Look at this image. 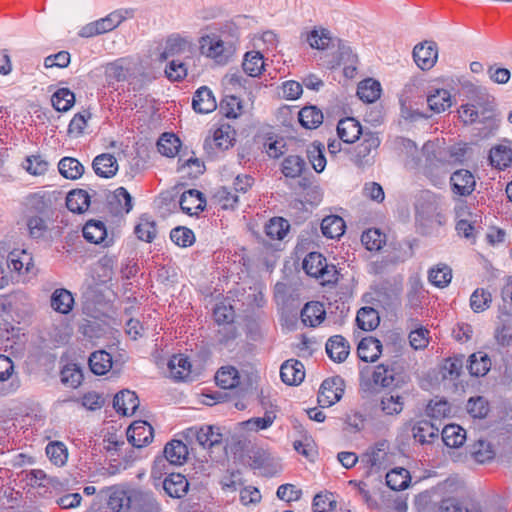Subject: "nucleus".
Here are the masks:
<instances>
[{"label":"nucleus","mask_w":512,"mask_h":512,"mask_svg":"<svg viewBox=\"0 0 512 512\" xmlns=\"http://www.w3.org/2000/svg\"><path fill=\"white\" fill-rule=\"evenodd\" d=\"M240 32L236 25L228 23L219 29L205 33L200 37L201 54L213 59L218 64H226L236 51Z\"/></svg>","instance_id":"1"},{"label":"nucleus","mask_w":512,"mask_h":512,"mask_svg":"<svg viewBox=\"0 0 512 512\" xmlns=\"http://www.w3.org/2000/svg\"><path fill=\"white\" fill-rule=\"evenodd\" d=\"M416 222L424 229L426 234H430L434 229L445 224L446 217L441 212L437 197L433 193L424 191L418 198Z\"/></svg>","instance_id":"2"},{"label":"nucleus","mask_w":512,"mask_h":512,"mask_svg":"<svg viewBox=\"0 0 512 512\" xmlns=\"http://www.w3.org/2000/svg\"><path fill=\"white\" fill-rule=\"evenodd\" d=\"M303 269L308 275L320 279L322 284H332L338 280L336 267L328 264L326 258L318 252H311L304 258Z\"/></svg>","instance_id":"3"},{"label":"nucleus","mask_w":512,"mask_h":512,"mask_svg":"<svg viewBox=\"0 0 512 512\" xmlns=\"http://www.w3.org/2000/svg\"><path fill=\"white\" fill-rule=\"evenodd\" d=\"M160 50V60H167L171 57L187 59L195 51V45L191 37L173 33L162 42Z\"/></svg>","instance_id":"4"},{"label":"nucleus","mask_w":512,"mask_h":512,"mask_svg":"<svg viewBox=\"0 0 512 512\" xmlns=\"http://www.w3.org/2000/svg\"><path fill=\"white\" fill-rule=\"evenodd\" d=\"M380 138L372 132L364 133L362 140L355 146L352 153V161L358 167L371 166L374 163L377 149L380 145Z\"/></svg>","instance_id":"5"},{"label":"nucleus","mask_w":512,"mask_h":512,"mask_svg":"<svg viewBox=\"0 0 512 512\" xmlns=\"http://www.w3.org/2000/svg\"><path fill=\"white\" fill-rule=\"evenodd\" d=\"M389 443L386 440L377 442L360 457V462L368 469L367 474L378 473L386 467Z\"/></svg>","instance_id":"6"},{"label":"nucleus","mask_w":512,"mask_h":512,"mask_svg":"<svg viewBox=\"0 0 512 512\" xmlns=\"http://www.w3.org/2000/svg\"><path fill=\"white\" fill-rule=\"evenodd\" d=\"M343 393V379L339 376L328 378L320 386L318 402L322 407H330L342 398Z\"/></svg>","instance_id":"7"},{"label":"nucleus","mask_w":512,"mask_h":512,"mask_svg":"<svg viewBox=\"0 0 512 512\" xmlns=\"http://www.w3.org/2000/svg\"><path fill=\"white\" fill-rule=\"evenodd\" d=\"M413 58L416 65L422 70L431 69L438 58L436 43L425 41L417 44L413 49Z\"/></svg>","instance_id":"8"},{"label":"nucleus","mask_w":512,"mask_h":512,"mask_svg":"<svg viewBox=\"0 0 512 512\" xmlns=\"http://www.w3.org/2000/svg\"><path fill=\"white\" fill-rule=\"evenodd\" d=\"M154 436L153 427L146 421H135L127 429L129 443L137 448L148 445Z\"/></svg>","instance_id":"9"},{"label":"nucleus","mask_w":512,"mask_h":512,"mask_svg":"<svg viewBox=\"0 0 512 512\" xmlns=\"http://www.w3.org/2000/svg\"><path fill=\"white\" fill-rule=\"evenodd\" d=\"M83 237L90 243L109 247L113 244V237L107 233L105 224L99 220H89L83 227Z\"/></svg>","instance_id":"10"},{"label":"nucleus","mask_w":512,"mask_h":512,"mask_svg":"<svg viewBox=\"0 0 512 512\" xmlns=\"http://www.w3.org/2000/svg\"><path fill=\"white\" fill-rule=\"evenodd\" d=\"M399 375V366L396 363H382L375 367L372 380L374 384L388 388L398 386L400 382Z\"/></svg>","instance_id":"11"},{"label":"nucleus","mask_w":512,"mask_h":512,"mask_svg":"<svg viewBox=\"0 0 512 512\" xmlns=\"http://www.w3.org/2000/svg\"><path fill=\"white\" fill-rule=\"evenodd\" d=\"M186 433L189 438H195L203 448H211L222 441V434L219 432V428L209 425L191 427L187 429Z\"/></svg>","instance_id":"12"},{"label":"nucleus","mask_w":512,"mask_h":512,"mask_svg":"<svg viewBox=\"0 0 512 512\" xmlns=\"http://www.w3.org/2000/svg\"><path fill=\"white\" fill-rule=\"evenodd\" d=\"M450 183L454 194L459 196H468L476 186L474 175L466 169L455 171L450 177Z\"/></svg>","instance_id":"13"},{"label":"nucleus","mask_w":512,"mask_h":512,"mask_svg":"<svg viewBox=\"0 0 512 512\" xmlns=\"http://www.w3.org/2000/svg\"><path fill=\"white\" fill-rule=\"evenodd\" d=\"M179 204L184 213L193 216L204 210L206 200L200 191L190 189L181 195Z\"/></svg>","instance_id":"14"},{"label":"nucleus","mask_w":512,"mask_h":512,"mask_svg":"<svg viewBox=\"0 0 512 512\" xmlns=\"http://www.w3.org/2000/svg\"><path fill=\"white\" fill-rule=\"evenodd\" d=\"M108 507L114 512H127L130 509L129 487L112 486L108 489Z\"/></svg>","instance_id":"15"},{"label":"nucleus","mask_w":512,"mask_h":512,"mask_svg":"<svg viewBox=\"0 0 512 512\" xmlns=\"http://www.w3.org/2000/svg\"><path fill=\"white\" fill-rule=\"evenodd\" d=\"M280 377L287 385H299L305 378L304 365L295 359L287 360L281 365Z\"/></svg>","instance_id":"16"},{"label":"nucleus","mask_w":512,"mask_h":512,"mask_svg":"<svg viewBox=\"0 0 512 512\" xmlns=\"http://www.w3.org/2000/svg\"><path fill=\"white\" fill-rule=\"evenodd\" d=\"M440 424L422 419L417 421L412 428L413 437L421 444H430L439 436Z\"/></svg>","instance_id":"17"},{"label":"nucleus","mask_w":512,"mask_h":512,"mask_svg":"<svg viewBox=\"0 0 512 512\" xmlns=\"http://www.w3.org/2000/svg\"><path fill=\"white\" fill-rule=\"evenodd\" d=\"M139 406V399L135 392L122 390L113 399V407L117 413L124 416L132 415Z\"/></svg>","instance_id":"18"},{"label":"nucleus","mask_w":512,"mask_h":512,"mask_svg":"<svg viewBox=\"0 0 512 512\" xmlns=\"http://www.w3.org/2000/svg\"><path fill=\"white\" fill-rule=\"evenodd\" d=\"M192 107L200 114L213 112L217 108V103L212 91L206 86L197 89L193 96Z\"/></svg>","instance_id":"19"},{"label":"nucleus","mask_w":512,"mask_h":512,"mask_svg":"<svg viewBox=\"0 0 512 512\" xmlns=\"http://www.w3.org/2000/svg\"><path fill=\"white\" fill-rule=\"evenodd\" d=\"M325 348L328 357L337 363L345 361L350 353L349 343L341 335H334L330 337Z\"/></svg>","instance_id":"20"},{"label":"nucleus","mask_w":512,"mask_h":512,"mask_svg":"<svg viewBox=\"0 0 512 512\" xmlns=\"http://www.w3.org/2000/svg\"><path fill=\"white\" fill-rule=\"evenodd\" d=\"M170 376L176 381H186L190 379L191 363L187 356L183 354L173 355L168 361Z\"/></svg>","instance_id":"21"},{"label":"nucleus","mask_w":512,"mask_h":512,"mask_svg":"<svg viewBox=\"0 0 512 512\" xmlns=\"http://www.w3.org/2000/svg\"><path fill=\"white\" fill-rule=\"evenodd\" d=\"M427 104L434 113H442L452 105L451 94L442 88H431L427 94Z\"/></svg>","instance_id":"22"},{"label":"nucleus","mask_w":512,"mask_h":512,"mask_svg":"<svg viewBox=\"0 0 512 512\" xmlns=\"http://www.w3.org/2000/svg\"><path fill=\"white\" fill-rule=\"evenodd\" d=\"M337 134L343 142L353 143L364 133H362V127L356 119L347 117L338 122Z\"/></svg>","instance_id":"23"},{"label":"nucleus","mask_w":512,"mask_h":512,"mask_svg":"<svg viewBox=\"0 0 512 512\" xmlns=\"http://www.w3.org/2000/svg\"><path fill=\"white\" fill-rule=\"evenodd\" d=\"M96 175L102 178H111L118 171V163L112 154L104 153L94 158L92 163Z\"/></svg>","instance_id":"24"},{"label":"nucleus","mask_w":512,"mask_h":512,"mask_svg":"<svg viewBox=\"0 0 512 512\" xmlns=\"http://www.w3.org/2000/svg\"><path fill=\"white\" fill-rule=\"evenodd\" d=\"M235 130L228 124L221 125L213 133L212 140L206 139L204 148L207 149L208 145L213 143L218 149L226 150L231 147L235 141Z\"/></svg>","instance_id":"25"},{"label":"nucleus","mask_w":512,"mask_h":512,"mask_svg":"<svg viewBox=\"0 0 512 512\" xmlns=\"http://www.w3.org/2000/svg\"><path fill=\"white\" fill-rule=\"evenodd\" d=\"M165 492L173 498H181L186 495L189 483L184 475L171 473L163 482Z\"/></svg>","instance_id":"26"},{"label":"nucleus","mask_w":512,"mask_h":512,"mask_svg":"<svg viewBox=\"0 0 512 512\" xmlns=\"http://www.w3.org/2000/svg\"><path fill=\"white\" fill-rule=\"evenodd\" d=\"M357 353L362 361L374 362L382 353V344L374 337L363 338L358 344Z\"/></svg>","instance_id":"27"},{"label":"nucleus","mask_w":512,"mask_h":512,"mask_svg":"<svg viewBox=\"0 0 512 512\" xmlns=\"http://www.w3.org/2000/svg\"><path fill=\"white\" fill-rule=\"evenodd\" d=\"M326 311L320 302H309L301 310V320L304 325L316 327L325 319Z\"/></svg>","instance_id":"28"},{"label":"nucleus","mask_w":512,"mask_h":512,"mask_svg":"<svg viewBox=\"0 0 512 512\" xmlns=\"http://www.w3.org/2000/svg\"><path fill=\"white\" fill-rule=\"evenodd\" d=\"M188 456L187 446L180 440H172L165 445L164 457L172 465H182Z\"/></svg>","instance_id":"29"},{"label":"nucleus","mask_w":512,"mask_h":512,"mask_svg":"<svg viewBox=\"0 0 512 512\" xmlns=\"http://www.w3.org/2000/svg\"><path fill=\"white\" fill-rule=\"evenodd\" d=\"M129 497L130 509H135L139 512H147L148 507L153 508L156 503L151 492L137 488L129 487Z\"/></svg>","instance_id":"30"},{"label":"nucleus","mask_w":512,"mask_h":512,"mask_svg":"<svg viewBox=\"0 0 512 512\" xmlns=\"http://www.w3.org/2000/svg\"><path fill=\"white\" fill-rule=\"evenodd\" d=\"M88 364L92 373L104 375L112 368V356L105 350H98L89 356Z\"/></svg>","instance_id":"31"},{"label":"nucleus","mask_w":512,"mask_h":512,"mask_svg":"<svg viewBox=\"0 0 512 512\" xmlns=\"http://www.w3.org/2000/svg\"><path fill=\"white\" fill-rule=\"evenodd\" d=\"M74 297L64 288L56 289L51 295V307L60 314H68L73 309Z\"/></svg>","instance_id":"32"},{"label":"nucleus","mask_w":512,"mask_h":512,"mask_svg":"<svg viewBox=\"0 0 512 512\" xmlns=\"http://www.w3.org/2000/svg\"><path fill=\"white\" fill-rule=\"evenodd\" d=\"M468 363L469 373L475 377L485 376L491 368V359L483 351L471 354Z\"/></svg>","instance_id":"33"},{"label":"nucleus","mask_w":512,"mask_h":512,"mask_svg":"<svg viewBox=\"0 0 512 512\" xmlns=\"http://www.w3.org/2000/svg\"><path fill=\"white\" fill-rule=\"evenodd\" d=\"M66 206L73 213H83L90 206V195L86 190L70 191L66 197Z\"/></svg>","instance_id":"34"},{"label":"nucleus","mask_w":512,"mask_h":512,"mask_svg":"<svg viewBox=\"0 0 512 512\" xmlns=\"http://www.w3.org/2000/svg\"><path fill=\"white\" fill-rule=\"evenodd\" d=\"M425 296L423 283L419 276H411L408 280L407 288V304L410 309H417L420 307L422 299Z\"/></svg>","instance_id":"35"},{"label":"nucleus","mask_w":512,"mask_h":512,"mask_svg":"<svg viewBox=\"0 0 512 512\" xmlns=\"http://www.w3.org/2000/svg\"><path fill=\"white\" fill-rule=\"evenodd\" d=\"M404 397L397 392L385 393L380 400L381 411L388 416L398 415L403 411Z\"/></svg>","instance_id":"36"},{"label":"nucleus","mask_w":512,"mask_h":512,"mask_svg":"<svg viewBox=\"0 0 512 512\" xmlns=\"http://www.w3.org/2000/svg\"><path fill=\"white\" fill-rule=\"evenodd\" d=\"M265 62L259 51H249L244 55L242 68L251 77H258L264 70Z\"/></svg>","instance_id":"37"},{"label":"nucleus","mask_w":512,"mask_h":512,"mask_svg":"<svg viewBox=\"0 0 512 512\" xmlns=\"http://www.w3.org/2000/svg\"><path fill=\"white\" fill-rule=\"evenodd\" d=\"M441 435L444 444L452 448L460 447L466 439V431L457 424L444 426Z\"/></svg>","instance_id":"38"},{"label":"nucleus","mask_w":512,"mask_h":512,"mask_svg":"<svg viewBox=\"0 0 512 512\" xmlns=\"http://www.w3.org/2000/svg\"><path fill=\"white\" fill-rule=\"evenodd\" d=\"M411 477L405 468H394L386 474V484L394 491H401L409 486Z\"/></svg>","instance_id":"39"},{"label":"nucleus","mask_w":512,"mask_h":512,"mask_svg":"<svg viewBox=\"0 0 512 512\" xmlns=\"http://www.w3.org/2000/svg\"><path fill=\"white\" fill-rule=\"evenodd\" d=\"M215 380L222 389H232L239 385L240 375L235 367L224 366L217 371Z\"/></svg>","instance_id":"40"},{"label":"nucleus","mask_w":512,"mask_h":512,"mask_svg":"<svg viewBox=\"0 0 512 512\" xmlns=\"http://www.w3.org/2000/svg\"><path fill=\"white\" fill-rule=\"evenodd\" d=\"M381 94L380 83L372 78L361 81L357 88L358 97L367 103L376 101Z\"/></svg>","instance_id":"41"},{"label":"nucleus","mask_w":512,"mask_h":512,"mask_svg":"<svg viewBox=\"0 0 512 512\" xmlns=\"http://www.w3.org/2000/svg\"><path fill=\"white\" fill-rule=\"evenodd\" d=\"M489 160L493 167L505 169L512 162V150L506 145H497L490 150Z\"/></svg>","instance_id":"42"},{"label":"nucleus","mask_w":512,"mask_h":512,"mask_svg":"<svg viewBox=\"0 0 512 512\" xmlns=\"http://www.w3.org/2000/svg\"><path fill=\"white\" fill-rule=\"evenodd\" d=\"M321 231L328 238H339L345 231V222L340 216H327L321 222Z\"/></svg>","instance_id":"43"},{"label":"nucleus","mask_w":512,"mask_h":512,"mask_svg":"<svg viewBox=\"0 0 512 512\" xmlns=\"http://www.w3.org/2000/svg\"><path fill=\"white\" fill-rule=\"evenodd\" d=\"M60 174L66 178L75 180L80 178L84 173V166L72 157H64L58 163Z\"/></svg>","instance_id":"44"},{"label":"nucleus","mask_w":512,"mask_h":512,"mask_svg":"<svg viewBox=\"0 0 512 512\" xmlns=\"http://www.w3.org/2000/svg\"><path fill=\"white\" fill-rule=\"evenodd\" d=\"M299 122L306 129H315L323 122V113L315 106H306L299 111Z\"/></svg>","instance_id":"45"},{"label":"nucleus","mask_w":512,"mask_h":512,"mask_svg":"<svg viewBox=\"0 0 512 512\" xmlns=\"http://www.w3.org/2000/svg\"><path fill=\"white\" fill-rule=\"evenodd\" d=\"M356 322L360 329L372 331L379 325V314L372 307H362L357 313Z\"/></svg>","instance_id":"46"},{"label":"nucleus","mask_w":512,"mask_h":512,"mask_svg":"<svg viewBox=\"0 0 512 512\" xmlns=\"http://www.w3.org/2000/svg\"><path fill=\"white\" fill-rule=\"evenodd\" d=\"M130 16V12L126 9H118L107 16L97 20L102 34L110 32L117 28L124 20Z\"/></svg>","instance_id":"47"},{"label":"nucleus","mask_w":512,"mask_h":512,"mask_svg":"<svg viewBox=\"0 0 512 512\" xmlns=\"http://www.w3.org/2000/svg\"><path fill=\"white\" fill-rule=\"evenodd\" d=\"M61 382L70 388H77L83 381V371L77 364L71 363L63 367L60 373Z\"/></svg>","instance_id":"48"},{"label":"nucleus","mask_w":512,"mask_h":512,"mask_svg":"<svg viewBox=\"0 0 512 512\" xmlns=\"http://www.w3.org/2000/svg\"><path fill=\"white\" fill-rule=\"evenodd\" d=\"M306 40L311 48L318 50H324L333 44L330 31L324 28L313 29L307 34Z\"/></svg>","instance_id":"49"},{"label":"nucleus","mask_w":512,"mask_h":512,"mask_svg":"<svg viewBox=\"0 0 512 512\" xmlns=\"http://www.w3.org/2000/svg\"><path fill=\"white\" fill-rule=\"evenodd\" d=\"M46 455L55 466L62 467L67 462L68 450L64 443L54 441L46 446Z\"/></svg>","instance_id":"50"},{"label":"nucleus","mask_w":512,"mask_h":512,"mask_svg":"<svg viewBox=\"0 0 512 512\" xmlns=\"http://www.w3.org/2000/svg\"><path fill=\"white\" fill-rule=\"evenodd\" d=\"M180 140L172 133H164L157 142L160 154L167 157H174L180 148Z\"/></svg>","instance_id":"51"},{"label":"nucleus","mask_w":512,"mask_h":512,"mask_svg":"<svg viewBox=\"0 0 512 512\" xmlns=\"http://www.w3.org/2000/svg\"><path fill=\"white\" fill-rule=\"evenodd\" d=\"M361 242L369 251H379L386 243V235L379 229H368L363 232Z\"/></svg>","instance_id":"52"},{"label":"nucleus","mask_w":512,"mask_h":512,"mask_svg":"<svg viewBox=\"0 0 512 512\" xmlns=\"http://www.w3.org/2000/svg\"><path fill=\"white\" fill-rule=\"evenodd\" d=\"M51 101L57 111L66 112L74 105L75 95L68 88H61L52 95Z\"/></svg>","instance_id":"53"},{"label":"nucleus","mask_w":512,"mask_h":512,"mask_svg":"<svg viewBox=\"0 0 512 512\" xmlns=\"http://www.w3.org/2000/svg\"><path fill=\"white\" fill-rule=\"evenodd\" d=\"M305 161L303 158H301L298 155H289L287 156L282 163V173L286 177L290 178H296L299 177L304 168H305Z\"/></svg>","instance_id":"54"},{"label":"nucleus","mask_w":512,"mask_h":512,"mask_svg":"<svg viewBox=\"0 0 512 512\" xmlns=\"http://www.w3.org/2000/svg\"><path fill=\"white\" fill-rule=\"evenodd\" d=\"M276 418L273 411H266L263 417H254L243 421L241 426L247 431H260L269 428Z\"/></svg>","instance_id":"55"},{"label":"nucleus","mask_w":512,"mask_h":512,"mask_svg":"<svg viewBox=\"0 0 512 512\" xmlns=\"http://www.w3.org/2000/svg\"><path fill=\"white\" fill-rule=\"evenodd\" d=\"M325 147L320 142H314L307 150L308 159L313 169L320 173L326 167V158L324 156Z\"/></svg>","instance_id":"56"},{"label":"nucleus","mask_w":512,"mask_h":512,"mask_svg":"<svg viewBox=\"0 0 512 512\" xmlns=\"http://www.w3.org/2000/svg\"><path fill=\"white\" fill-rule=\"evenodd\" d=\"M428 279L434 286L444 288L451 282L452 270L447 265L437 266L430 269Z\"/></svg>","instance_id":"57"},{"label":"nucleus","mask_w":512,"mask_h":512,"mask_svg":"<svg viewBox=\"0 0 512 512\" xmlns=\"http://www.w3.org/2000/svg\"><path fill=\"white\" fill-rule=\"evenodd\" d=\"M134 232L139 240L150 243L156 237L157 231L155 222L143 216L135 226Z\"/></svg>","instance_id":"58"},{"label":"nucleus","mask_w":512,"mask_h":512,"mask_svg":"<svg viewBox=\"0 0 512 512\" xmlns=\"http://www.w3.org/2000/svg\"><path fill=\"white\" fill-rule=\"evenodd\" d=\"M128 73L129 69L124 66L122 59L109 63L105 68V76L108 83L124 81Z\"/></svg>","instance_id":"59"},{"label":"nucleus","mask_w":512,"mask_h":512,"mask_svg":"<svg viewBox=\"0 0 512 512\" xmlns=\"http://www.w3.org/2000/svg\"><path fill=\"white\" fill-rule=\"evenodd\" d=\"M289 224L283 218H272L265 226L266 235L275 240H281L285 237Z\"/></svg>","instance_id":"60"},{"label":"nucleus","mask_w":512,"mask_h":512,"mask_svg":"<svg viewBox=\"0 0 512 512\" xmlns=\"http://www.w3.org/2000/svg\"><path fill=\"white\" fill-rule=\"evenodd\" d=\"M114 202L117 204V213H129L132 210V197L124 187L117 188L114 193L110 204Z\"/></svg>","instance_id":"61"},{"label":"nucleus","mask_w":512,"mask_h":512,"mask_svg":"<svg viewBox=\"0 0 512 512\" xmlns=\"http://www.w3.org/2000/svg\"><path fill=\"white\" fill-rule=\"evenodd\" d=\"M170 239L180 247H188L194 243L195 235L191 229L179 226L171 230Z\"/></svg>","instance_id":"62"},{"label":"nucleus","mask_w":512,"mask_h":512,"mask_svg":"<svg viewBox=\"0 0 512 512\" xmlns=\"http://www.w3.org/2000/svg\"><path fill=\"white\" fill-rule=\"evenodd\" d=\"M491 301L490 292L484 289H476L470 297V306L474 312L479 313L485 311L490 306Z\"/></svg>","instance_id":"63"},{"label":"nucleus","mask_w":512,"mask_h":512,"mask_svg":"<svg viewBox=\"0 0 512 512\" xmlns=\"http://www.w3.org/2000/svg\"><path fill=\"white\" fill-rule=\"evenodd\" d=\"M165 75L171 81H181L187 76V65L184 61L172 59L165 68Z\"/></svg>","instance_id":"64"}]
</instances>
